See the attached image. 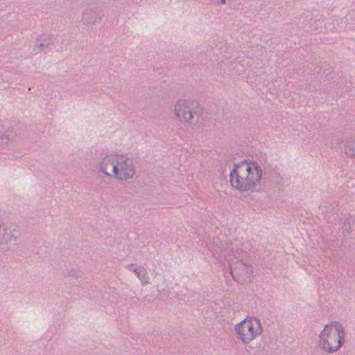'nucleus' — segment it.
<instances>
[{"label":"nucleus","instance_id":"obj_1","mask_svg":"<svg viewBox=\"0 0 355 355\" xmlns=\"http://www.w3.org/2000/svg\"><path fill=\"white\" fill-rule=\"evenodd\" d=\"M230 176L234 189L242 192H253L261 184L263 169L258 162L245 159L234 164Z\"/></svg>","mask_w":355,"mask_h":355},{"label":"nucleus","instance_id":"obj_2","mask_svg":"<svg viewBox=\"0 0 355 355\" xmlns=\"http://www.w3.org/2000/svg\"><path fill=\"white\" fill-rule=\"evenodd\" d=\"M100 171L107 177L119 182L133 178L136 170L132 159L123 154H109L98 163Z\"/></svg>","mask_w":355,"mask_h":355},{"label":"nucleus","instance_id":"obj_3","mask_svg":"<svg viewBox=\"0 0 355 355\" xmlns=\"http://www.w3.org/2000/svg\"><path fill=\"white\" fill-rule=\"evenodd\" d=\"M345 337V331L343 324L336 321L331 322L320 332L318 345L324 352L333 354L341 348Z\"/></svg>","mask_w":355,"mask_h":355},{"label":"nucleus","instance_id":"obj_4","mask_svg":"<svg viewBox=\"0 0 355 355\" xmlns=\"http://www.w3.org/2000/svg\"><path fill=\"white\" fill-rule=\"evenodd\" d=\"M173 111L178 121L192 130L198 128L203 121L201 114L194 109L190 100L178 99L174 104Z\"/></svg>","mask_w":355,"mask_h":355},{"label":"nucleus","instance_id":"obj_5","mask_svg":"<svg viewBox=\"0 0 355 355\" xmlns=\"http://www.w3.org/2000/svg\"><path fill=\"white\" fill-rule=\"evenodd\" d=\"M263 331L259 319L254 316H247L234 326L236 338L243 344H248L257 338Z\"/></svg>","mask_w":355,"mask_h":355},{"label":"nucleus","instance_id":"obj_6","mask_svg":"<svg viewBox=\"0 0 355 355\" xmlns=\"http://www.w3.org/2000/svg\"><path fill=\"white\" fill-rule=\"evenodd\" d=\"M218 261L221 263H223L224 265L225 264V261L227 262V265H228V267L230 268V273L231 275H232L233 278L235 279V277H234V273H236L237 274L238 272H237V266L236 265L239 266V267L240 268L242 267L243 269H246V266L243 264V262H241L239 259H237L236 258H233L232 257V255L229 254L228 257H227L226 256L224 257V261L222 260L221 258H220L218 259Z\"/></svg>","mask_w":355,"mask_h":355},{"label":"nucleus","instance_id":"obj_7","mask_svg":"<svg viewBox=\"0 0 355 355\" xmlns=\"http://www.w3.org/2000/svg\"><path fill=\"white\" fill-rule=\"evenodd\" d=\"M345 153L347 156L355 159V143L347 141L345 145Z\"/></svg>","mask_w":355,"mask_h":355},{"label":"nucleus","instance_id":"obj_8","mask_svg":"<svg viewBox=\"0 0 355 355\" xmlns=\"http://www.w3.org/2000/svg\"><path fill=\"white\" fill-rule=\"evenodd\" d=\"M141 282V285L144 286L150 283V277L148 275L146 270L142 268L141 270L138 273L137 276Z\"/></svg>","mask_w":355,"mask_h":355},{"label":"nucleus","instance_id":"obj_9","mask_svg":"<svg viewBox=\"0 0 355 355\" xmlns=\"http://www.w3.org/2000/svg\"><path fill=\"white\" fill-rule=\"evenodd\" d=\"M125 267L127 270L133 272L137 276L142 269L141 267H135V265L132 263L127 264Z\"/></svg>","mask_w":355,"mask_h":355},{"label":"nucleus","instance_id":"obj_10","mask_svg":"<svg viewBox=\"0 0 355 355\" xmlns=\"http://www.w3.org/2000/svg\"><path fill=\"white\" fill-rule=\"evenodd\" d=\"M216 4H230L235 0H211Z\"/></svg>","mask_w":355,"mask_h":355}]
</instances>
